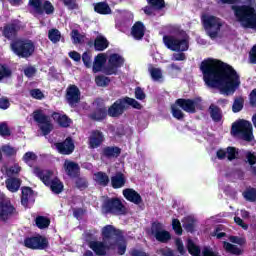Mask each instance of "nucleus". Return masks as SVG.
<instances>
[{
  "mask_svg": "<svg viewBox=\"0 0 256 256\" xmlns=\"http://www.w3.org/2000/svg\"><path fill=\"white\" fill-rule=\"evenodd\" d=\"M200 70L205 84L211 89H219L221 95L229 97L241 85L237 71L221 60L212 58L203 60Z\"/></svg>",
  "mask_w": 256,
  "mask_h": 256,
  "instance_id": "f257e3e1",
  "label": "nucleus"
},
{
  "mask_svg": "<svg viewBox=\"0 0 256 256\" xmlns=\"http://www.w3.org/2000/svg\"><path fill=\"white\" fill-rule=\"evenodd\" d=\"M232 11L239 23L245 29H253L256 31V10L251 5L232 6Z\"/></svg>",
  "mask_w": 256,
  "mask_h": 256,
  "instance_id": "f03ea898",
  "label": "nucleus"
},
{
  "mask_svg": "<svg viewBox=\"0 0 256 256\" xmlns=\"http://www.w3.org/2000/svg\"><path fill=\"white\" fill-rule=\"evenodd\" d=\"M10 49L20 59H29L35 53V43L25 38H17L10 43Z\"/></svg>",
  "mask_w": 256,
  "mask_h": 256,
  "instance_id": "7ed1b4c3",
  "label": "nucleus"
},
{
  "mask_svg": "<svg viewBox=\"0 0 256 256\" xmlns=\"http://www.w3.org/2000/svg\"><path fill=\"white\" fill-rule=\"evenodd\" d=\"M101 211L104 215H127V207L119 197H107L103 200Z\"/></svg>",
  "mask_w": 256,
  "mask_h": 256,
  "instance_id": "20e7f679",
  "label": "nucleus"
},
{
  "mask_svg": "<svg viewBox=\"0 0 256 256\" xmlns=\"http://www.w3.org/2000/svg\"><path fill=\"white\" fill-rule=\"evenodd\" d=\"M231 133L234 135H240L243 141L251 143L253 141V125L247 120H238L232 124Z\"/></svg>",
  "mask_w": 256,
  "mask_h": 256,
  "instance_id": "39448f33",
  "label": "nucleus"
},
{
  "mask_svg": "<svg viewBox=\"0 0 256 256\" xmlns=\"http://www.w3.org/2000/svg\"><path fill=\"white\" fill-rule=\"evenodd\" d=\"M163 43L167 49H170V51H177L178 53H185V51H189V40L187 38L164 35Z\"/></svg>",
  "mask_w": 256,
  "mask_h": 256,
  "instance_id": "423d86ee",
  "label": "nucleus"
},
{
  "mask_svg": "<svg viewBox=\"0 0 256 256\" xmlns=\"http://www.w3.org/2000/svg\"><path fill=\"white\" fill-rule=\"evenodd\" d=\"M33 120L35 123L40 125V131L42 135L47 137L53 131V123L51 122V117L43 111V109H36L32 113Z\"/></svg>",
  "mask_w": 256,
  "mask_h": 256,
  "instance_id": "0eeeda50",
  "label": "nucleus"
},
{
  "mask_svg": "<svg viewBox=\"0 0 256 256\" xmlns=\"http://www.w3.org/2000/svg\"><path fill=\"white\" fill-rule=\"evenodd\" d=\"M17 215H19V212L11 200L9 198H0V221L7 223Z\"/></svg>",
  "mask_w": 256,
  "mask_h": 256,
  "instance_id": "6e6552de",
  "label": "nucleus"
},
{
  "mask_svg": "<svg viewBox=\"0 0 256 256\" xmlns=\"http://www.w3.org/2000/svg\"><path fill=\"white\" fill-rule=\"evenodd\" d=\"M23 245L26 249H32V251H43L49 247V240L47 237L37 234L25 237Z\"/></svg>",
  "mask_w": 256,
  "mask_h": 256,
  "instance_id": "1a4fd4ad",
  "label": "nucleus"
},
{
  "mask_svg": "<svg viewBox=\"0 0 256 256\" xmlns=\"http://www.w3.org/2000/svg\"><path fill=\"white\" fill-rule=\"evenodd\" d=\"M202 23L211 39L217 38L219 31H221V27H223L221 19L216 16H204L202 17Z\"/></svg>",
  "mask_w": 256,
  "mask_h": 256,
  "instance_id": "9d476101",
  "label": "nucleus"
},
{
  "mask_svg": "<svg viewBox=\"0 0 256 256\" xmlns=\"http://www.w3.org/2000/svg\"><path fill=\"white\" fill-rule=\"evenodd\" d=\"M101 237L104 243H115L116 246L119 241L123 240V231L117 229L111 224H108L102 228Z\"/></svg>",
  "mask_w": 256,
  "mask_h": 256,
  "instance_id": "9b49d317",
  "label": "nucleus"
},
{
  "mask_svg": "<svg viewBox=\"0 0 256 256\" xmlns=\"http://www.w3.org/2000/svg\"><path fill=\"white\" fill-rule=\"evenodd\" d=\"M203 100L201 97H197L194 99H185L180 98L176 100V105L182 109V111H185L186 113H197V109L200 111L203 109Z\"/></svg>",
  "mask_w": 256,
  "mask_h": 256,
  "instance_id": "f8f14e48",
  "label": "nucleus"
},
{
  "mask_svg": "<svg viewBox=\"0 0 256 256\" xmlns=\"http://www.w3.org/2000/svg\"><path fill=\"white\" fill-rule=\"evenodd\" d=\"M151 235H153L159 243H169V241H171V233L165 230L163 223L157 220L151 224Z\"/></svg>",
  "mask_w": 256,
  "mask_h": 256,
  "instance_id": "ddd939ff",
  "label": "nucleus"
},
{
  "mask_svg": "<svg viewBox=\"0 0 256 256\" xmlns=\"http://www.w3.org/2000/svg\"><path fill=\"white\" fill-rule=\"evenodd\" d=\"M29 5L38 15H43V13L53 15L55 13V6L49 0L44 2L43 0H29Z\"/></svg>",
  "mask_w": 256,
  "mask_h": 256,
  "instance_id": "4468645a",
  "label": "nucleus"
},
{
  "mask_svg": "<svg viewBox=\"0 0 256 256\" xmlns=\"http://www.w3.org/2000/svg\"><path fill=\"white\" fill-rule=\"evenodd\" d=\"M0 31L5 39L8 41H15L19 31H21V25L19 24V21H13L5 24L2 28H0Z\"/></svg>",
  "mask_w": 256,
  "mask_h": 256,
  "instance_id": "2eb2a0df",
  "label": "nucleus"
},
{
  "mask_svg": "<svg viewBox=\"0 0 256 256\" xmlns=\"http://www.w3.org/2000/svg\"><path fill=\"white\" fill-rule=\"evenodd\" d=\"M88 247L92 249L95 255L105 256L107 255V251L111 249H115V243L105 242V241H90L88 243Z\"/></svg>",
  "mask_w": 256,
  "mask_h": 256,
  "instance_id": "dca6fc26",
  "label": "nucleus"
},
{
  "mask_svg": "<svg viewBox=\"0 0 256 256\" xmlns=\"http://www.w3.org/2000/svg\"><path fill=\"white\" fill-rule=\"evenodd\" d=\"M125 111H127V106L124 104L123 98L116 100L107 109L108 117H112V119H119Z\"/></svg>",
  "mask_w": 256,
  "mask_h": 256,
  "instance_id": "f3484780",
  "label": "nucleus"
},
{
  "mask_svg": "<svg viewBox=\"0 0 256 256\" xmlns=\"http://www.w3.org/2000/svg\"><path fill=\"white\" fill-rule=\"evenodd\" d=\"M54 145L60 155H72L73 151H75V142L71 137H67L62 142H56Z\"/></svg>",
  "mask_w": 256,
  "mask_h": 256,
  "instance_id": "a211bd4d",
  "label": "nucleus"
},
{
  "mask_svg": "<svg viewBox=\"0 0 256 256\" xmlns=\"http://www.w3.org/2000/svg\"><path fill=\"white\" fill-rule=\"evenodd\" d=\"M66 100L68 105H77L79 101H81V91L79 90V87L75 84H71L66 89Z\"/></svg>",
  "mask_w": 256,
  "mask_h": 256,
  "instance_id": "6ab92c4d",
  "label": "nucleus"
},
{
  "mask_svg": "<svg viewBox=\"0 0 256 256\" xmlns=\"http://www.w3.org/2000/svg\"><path fill=\"white\" fill-rule=\"evenodd\" d=\"M122 195L126 201L133 203L134 205H142L143 197L133 188H126L122 191Z\"/></svg>",
  "mask_w": 256,
  "mask_h": 256,
  "instance_id": "aec40b11",
  "label": "nucleus"
},
{
  "mask_svg": "<svg viewBox=\"0 0 256 256\" xmlns=\"http://www.w3.org/2000/svg\"><path fill=\"white\" fill-rule=\"evenodd\" d=\"M105 141V136L101 130H93L89 137V147L90 149H97L103 145Z\"/></svg>",
  "mask_w": 256,
  "mask_h": 256,
  "instance_id": "412c9836",
  "label": "nucleus"
},
{
  "mask_svg": "<svg viewBox=\"0 0 256 256\" xmlns=\"http://www.w3.org/2000/svg\"><path fill=\"white\" fill-rule=\"evenodd\" d=\"M100 155L104 159H118L121 157V148L119 146H105Z\"/></svg>",
  "mask_w": 256,
  "mask_h": 256,
  "instance_id": "4be33fe9",
  "label": "nucleus"
},
{
  "mask_svg": "<svg viewBox=\"0 0 256 256\" xmlns=\"http://www.w3.org/2000/svg\"><path fill=\"white\" fill-rule=\"evenodd\" d=\"M64 169L70 179H75L81 175V167L77 162L68 161L64 163Z\"/></svg>",
  "mask_w": 256,
  "mask_h": 256,
  "instance_id": "5701e85b",
  "label": "nucleus"
},
{
  "mask_svg": "<svg viewBox=\"0 0 256 256\" xmlns=\"http://www.w3.org/2000/svg\"><path fill=\"white\" fill-rule=\"evenodd\" d=\"M146 30L147 28L145 27V24L141 21H137L131 28V35L136 41H141V39L145 37Z\"/></svg>",
  "mask_w": 256,
  "mask_h": 256,
  "instance_id": "b1692460",
  "label": "nucleus"
},
{
  "mask_svg": "<svg viewBox=\"0 0 256 256\" xmlns=\"http://www.w3.org/2000/svg\"><path fill=\"white\" fill-rule=\"evenodd\" d=\"M52 119H54V121L58 123L59 127H62L63 129L71 127V123H73L69 116H67L66 114H61L59 112H53Z\"/></svg>",
  "mask_w": 256,
  "mask_h": 256,
  "instance_id": "393cba45",
  "label": "nucleus"
},
{
  "mask_svg": "<svg viewBox=\"0 0 256 256\" xmlns=\"http://www.w3.org/2000/svg\"><path fill=\"white\" fill-rule=\"evenodd\" d=\"M21 205L25 208L29 207V202L35 203V199L33 198L34 192L31 187L24 186L21 188Z\"/></svg>",
  "mask_w": 256,
  "mask_h": 256,
  "instance_id": "a878e982",
  "label": "nucleus"
},
{
  "mask_svg": "<svg viewBox=\"0 0 256 256\" xmlns=\"http://www.w3.org/2000/svg\"><path fill=\"white\" fill-rule=\"evenodd\" d=\"M34 173L36 177H39L40 181H42L46 187H49V184L53 181L51 180L53 172L50 170H41V168L35 167Z\"/></svg>",
  "mask_w": 256,
  "mask_h": 256,
  "instance_id": "bb28decb",
  "label": "nucleus"
},
{
  "mask_svg": "<svg viewBox=\"0 0 256 256\" xmlns=\"http://www.w3.org/2000/svg\"><path fill=\"white\" fill-rule=\"evenodd\" d=\"M111 187L114 189H121L125 187V183H127V178L123 172H116L114 176L110 178Z\"/></svg>",
  "mask_w": 256,
  "mask_h": 256,
  "instance_id": "cd10ccee",
  "label": "nucleus"
},
{
  "mask_svg": "<svg viewBox=\"0 0 256 256\" xmlns=\"http://www.w3.org/2000/svg\"><path fill=\"white\" fill-rule=\"evenodd\" d=\"M107 107H97L90 115L89 118L92 121H105L108 116Z\"/></svg>",
  "mask_w": 256,
  "mask_h": 256,
  "instance_id": "c85d7f7f",
  "label": "nucleus"
},
{
  "mask_svg": "<svg viewBox=\"0 0 256 256\" xmlns=\"http://www.w3.org/2000/svg\"><path fill=\"white\" fill-rule=\"evenodd\" d=\"M210 117L214 123H221L223 119V110L219 108V106L215 104H211L208 108Z\"/></svg>",
  "mask_w": 256,
  "mask_h": 256,
  "instance_id": "c756f323",
  "label": "nucleus"
},
{
  "mask_svg": "<svg viewBox=\"0 0 256 256\" xmlns=\"http://www.w3.org/2000/svg\"><path fill=\"white\" fill-rule=\"evenodd\" d=\"M108 65H111L116 69H121V67L125 65V58L118 53H113L109 56Z\"/></svg>",
  "mask_w": 256,
  "mask_h": 256,
  "instance_id": "7c9ffc66",
  "label": "nucleus"
},
{
  "mask_svg": "<svg viewBox=\"0 0 256 256\" xmlns=\"http://www.w3.org/2000/svg\"><path fill=\"white\" fill-rule=\"evenodd\" d=\"M5 185L10 193H17V191L21 188V179L10 177L6 179Z\"/></svg>",
  "mask_w": 256,
  "mask_h": 256,
  "instance_id": "2f4dec72",
  "label": "nucleus"
},
{
  "mask_svg": "<svg viewBox=\"0 0 256 256\" xmlns=\"http://www.w3.org/2000/svg\"><path fill=\"white\" fill-rule=\"evenodd\" d=\"M94 181L100 185V187H108L109 183H111V179H109V175L103 171L96 172L94 174Z\"/></svg>",
  "mask_w": 256,
  "mask_h": 256,
  "instance_id": "473e14b6",
  "label": "nucleus"
},
{
  "mask_svg": "<svg viewBox=\"0 0 256 256\" xmlns=\"http://www.w3.org/2000/svg\"><path fill=\"white\" fill-rule=\"evenodd\" d=\"M107 62V58H105V54H98L94 58V62L92 64L93 73H99L101 69H103V65Z\"/></svg>",
  "mask_w": 256,
  "mask_h": 256,
  "instance_id": "72a5a7b5",
  "label": "nucleus"
},
{
  "mask_svg": "<svg viewBox=\"0 0 256 256\" xmlns=\"http://www.w3.org/2000/svg\"><path fill=\"white\" fill-rule=\"evenodd\" d=\"M109 47V40L103 35L96 36L94 40V49L95 51H105Z\"/></svg>",
  "mask_w": 256,
  "mask_h": 256,
  "instance_id": "f704fd0d",
  "label": "nucleus"
},
{
  "mask_svg": "<svg viewBox=\"0 0 256 256\" xmlns=\"http://www.w3.org/2000/svg\"><path fill=\"white\" fill-rule=\"evenodd\" d=\"M94 11L99 15H111V7L107 2H98L94 4Z\"/></svg>",
  "mask_w": 256,
  "mask_h": 256,
  "instance_id": "c9c22d12",
  "label": "nucleus"
},
{
  "mask_svg": "<svg viewBox=\"0 0 256 256\" xmlns=\"http://www.w3.org/2000/svg\"><path fill=\"white\" fill-rule=\"evenodd\" d=\"M52 193H55L56 195H59L60 193H63L64 185L59 178L52 179V182L49 184V186Z\"/></svg>",
  "mask_w": 256,
  "mask_h": 256,
  "instance_id": "e433bc0d",
  "label": "nucleus"
},
{
  "mask_svg": "<svg viewBox=\"0 0 256 256\" xmlns=\"http://www.w3.org/2000/svg\"><path fill=\"white\" fill-rule=\"evenodd\" d=\"M35 225L38 229H48L51 225V219L47 216H37L35 218Z\"/></svg>",
  "mask_w": 256,
  "mask_h": 256,
  "instance_id": "4c0bfd02",
  "label": "nucleus"
},
{
  "mask_svg": "<svg viewBox=\"0 0 256 256\" xmlns=\"http://www.w3.org/2000/svg\"><path fill=\"white\" fill-rule=\"evenodd\" d=\"M1 151H2L3 155L7 157V159H11V157L17 156V148H15L9 144L2 145Z\"/></svg>",
  "mask_w": 256,
  "mask_h": 256,
  "instance_id": "58836bf2",
  "label": "nucleus"
},
{
  "mask_svg": "<svg viewBox=\"0 0 256 256\" xmlns=\"http://www.w3.org/2000/svg\"><path fill=\"white\" fill-rule=\"evenodd\" d=\"M122 101L124 105H128L129 107H132V109H137L138 111H141L143 109V105H141L139 101L129 96L122 98Z\"/></svg>",
  "mask_w": 256,
  "mask_h": 256,
  "instance_id": "ea45409f",
  "label": "nucleus"
},
{
  "mask_svg": "<svg viewBox=\"0 0 256 256\" xmlns=\"http://www.w3.org/2000/svg\"><path fill=\"white\" fill-rule=\"evenodd\" d=\"M224 249L227 253H231V255H243V250H241L236 245H233L229 242L224 241Z\"/></svg>",
  "mask_w": 256,
  "mask_h": 256,
  "instance_id": "a19ab883",
  "label": "nucleus"
},
{
  "mask_svg": "<svg viewBox=\"0 0 256 256\" xmlns=\"http://www.w3.org/2000/svg\"><path fill=\"white\" fill-rule=\"evenodd\" d=\"M188 253L192 256H201V248L193 242V240L189 239L187 242Z\"/></svg>",
  "mask_w": 256,
  "mask_h": 256,
  "instance_id": "79ce46f5",
  "label": "nucleus"
},
{
  "mask_svg": "<svg viewBox=\"0 0 256 256\" xmlns=\"http://www.w3.org/2000/svg\"><path fill=\"white\" fill-rule=\"evenodd\" d=\"M48 39L51 43H59L61 41V32L57 28L48 31Z\"/></svg>",
  "mask_w": 256,
  "mask_h": 256,
  "instance_id": "37998d69",
  "label": "nucleus"
},
{
  "mask_svg": "<svg viewBox=\"0 0 256 256\" xmlns=\"http://www.w3.org/2000/svg\"><path fill=\"white\" fill-rule=\"evenodd\" d=\"M75 187L79 189V191H85L87 187H89V181L85 177H81L79 175L78 177H75Z\"/></svg>",
  "mask_w": 256,
  "mask_h": 256,
  "instance_id": "c03bdc74",
  "label": "nucleus"
},
{
  "mask_svg": "<svg viewBox=\"0 0 256 256\" xmlns=\"http://www.w3.org/2000/svg\"><path fill=\"white\" fill-rule=\"evenodd\" d=\"M244 105H245V99H243V97L235 98L232 105L233 113H239L240 111H243Z\"/></svg>",
  "mask_w": 256,
  "mask_h": 256,
  "instance_id": "a18cd8bd",
  "label": "nucleus"
},
{
  "mask_svg": "<svg viewBox=\"0 0 256 256\" xmlns=\"http://www.w3.org/2000/svg\"><path fill=\"white\" fill-rule=\"evenodd\" d=\"M13 75V72L7 65L0 63V81H3V79H7Z\"/></svg>",
  "mask_w": 256,
  "mask_h": 256,
  "instance_id": "49530a36",
  "label": "nucleus"
},
{
  "mask_svg": "<svg viewBox=\"0 0 256 256\" xmlns=\"http://www.w3.org/2000/svg\"><path fill=\"white\" fill-rule=\"evenodd\" d=\"M148 5H151L155 11L165 9V0H147Z\"/></svg>",
  "mask_w": 256,
  "mask_h": 256,
  "instance_id": "de8ad7c7",
  "label": "nucleus"
},
{
  "mask_svg": "<svg viewBox=\"0 0 256 256\" xmlns=\"http://www.w3.org/2000/svg\"><path fill=\"white\" fill-rule=\"evenodd\" d=\"M226 155L228 161H235V159H237V155H239V151H237V148L233 146H228L226 148Z\"/></svg>",
  "mask_w": 256,
  "mask_h": 256,
  "instance_id": "09e8293b",
  "label": "nucleus"
},
{
  "mask_svg": "<svg viewBox=\"0 0 256 256\" xmlns=\"http://www.w3.org/2000/svg\"><path fill=\"white\" fill-rule=\"evenodd\" d=\"M95 83L98 87H107L109 83H111V79H109V77L99 75L96 76Z\"/></svg>",
  "mask_w": 256,
  "mask_h": 256,
  "instance_id": "8fccbe9b",
  "label": "nucleus"
},
{
  "mask_svg": "<svg viewBox=\"0 0 256 256\" xmlns=\"http://www.w3.org/2000/svg\"><path fill=\"white\" fill-rule=\"evenodd\" d=\"M244 198L246 201H250V203H255L256 201V189L255 188H250L246 190L244 193Z\"/></svg>",
  "mask_w": 256,
  "mask_h": 256,
  "instance_id": "3c124183",
  "label": "nucleus"
},
{
  "mask_svg": "<svg viewBox=\"0 0 256 256\" xmlns=\"http://www.w3.org/2000/svg\"><path fill=\"white\" fill-rule=\"evenodd\" d=\"M71 38L74 44H81L83 43V39H85V36L81 35V33H79V30L73 29L71 31Z\"/></svg>",
  "mask_w": 256,
  "mask_h": 256,
  "instance_id": "603ef678",
  "label": "nucleus"
},
{
  "mask_svg": "<svg viewBox=\"0 0 256 256\" xmlns=\"http://www.w3.org/2000/svg\"><path fill=\"white\" fill-rule=\"evenodd\" d=\"M183 227L187 233H195V219L187 218L184 222Z\"/></svg>",
  "mask_w": 256,
  "mask_h": 256,
  "instance_id": "864d4df0",
  "label": "nucleus"
},
{
  "mask_svg": "<svg viewBox=\"0 0 256 256\" xmlns=\"http://www.w3.org/2000/svg\"><path fill=\"white\" fill-rule=\"evenodd\" d=\"M171 113L172 117H174V119H177L178 121H182V119H185V113H183L181 109L177 108V106H171Z\"/></svg>",
  "mask_w": 256,
  "mask_h": 256,
  "instance_id": "5fc2aeb1",
  "label": "nucleus"
},
{
  "mask_svg": "<svg viewBox=\"0 0 256 256\" xmlns=\"http://www.w3.org/2000/svg\"><path fill=\"white\" fill-rule=\"evenodd\" d=\"M63 3L64 7H67L69 11H75V9H79V4H77V0H60Z\"/></svg>",
  "mask_w": 256,
  "mask_h": 256,
  "instance_id": "6e6d98bb",
  "label": "nucleus"
},
{
  "mask_svg": "<svg viewBox=\"0 0 256 256\" xmlns=\"http://www.w3.org/2000/svg\"><path fill=\"white\" fill-rule=\"evenodd\" d=\"M0 137H11V129L6 122L0 123Z\"/></svg>",
  "mask_w": 256,
  "mask_h": 256,
  "instance_id": "4d7b16f0",
  "label": "nucleus"
},
{
  "mask_svg": "<svg viewBox=\"0 0 256 256\" xmlns=\"http://www.w3.org/2000/svg\"><path fill=\"white\" fill-rule=\"evenodd\" d=\"M82 61L86 69H91V67H93V60H91V53L84 52L82 54Z\"/></svg>",
  "mask_w": 256,
  "mask_h": 256,
  "instance_id": "13d9d810",
  "label": "nucleus"
},
{
  "mask_svg": "<svg viewBox=\"0 0 256 256\" xmlns=\"http://www.w3.org/2000/svg\"><path fill=\"white\" fill-rule=\"evenodd\" d=\"M172 229L175 231L176 235H183V228L181 227V221H179V219L174 218L172 220Z\"/></svg>",
  "mask_w": 256,
  "mask_h": 256,
  "instance_id": "bf43d9fd",
  "label": "nucleus"
},
{
  "mask_svg": "<svg viewBox=\"0 0 256 256\" xmlns=\"http://www.w3.org/2000/svg\"><path fill=\"white\" fill-rule=\"evenodd\" d=\"M150 75L153 81H159V79H163V72L159 68H151Z\"/></svg>",
  "mask_w": 256,
  "mask_h": 256,
  "instance_id": "052dcab7",
  "label": "nucleus"
},
{
  "mask_svg": "<svg viewBox=\"0 0 256 256\" xmlns=\"http://www.w3.org/2000/svg\"><path fill=\"white\" fill-rule=\"evenodd\" d=\"M6 173L9 177H13V175H19V173H21V166H19V164H14L7 169Z\"/></svg>",
  "mask_w": 256,
  "mask_h": 256,
  "instance_id": "680f3d73",
  "label": "nucleus"
},
{
  "mask_svg": "<svg viewBox=\"0 0 256 256\" xmlns=\"http://www.w3.org/2000/svg\"><path fill=\"white\" fill-rule=\"evenodd\" d=\"M22 160L24 161V163H27L29 165L31 161H37V154H35L34 152H26L23 155Z\"/></svg>",
  "mask_w": 256,
  "mask_h": 256,
  "instance_id": "e2e57ef3",
  "label": "nucleus"
},
{
  "mask_svg": "<svg viewBox=\"0 0 256 256\" xmlns=\"http://www.w3.org/2000/svg\"><path fill=\"white\" fill-rule=\"evenodd\" d=\"M30 96L33 99H37L38 101H41V99L45 98V94H43L41 89L38 88L30 90Z\"/></svg>",
  "mask_w": 256,
  "mask_h": 256,
  "instance_id": "0e129e2a",
  "label": "nucleus"
},
{
  "mask_svg": "<svg viewBox=\"0 0 256 256\" xmlns=\"http://www.w3.org/2000/svg\"><path fill=\"white\" fill-rule=\"evenodd\" d=\"M36 73H37V68H35L34 66H28V67L24 68V75L28 79L35 77Z\"/></svg>",
  "mask_w": 256,
  "mask_h": 256,
  "instance_id": "69168bd1",
  "label": "nucleus"
},
{
  "mask_svg": "<svg viewBox=\"0 0 256 256\" xmlns=\"http://www.w3.org/2000/svg\"><path fill=\"white\" fill-rule=\"evenodd\" d=\"M245 155H246L247 162L249 163V166L253 167V165L256 164V155H255V153H253L251 151H247Z\"/></svg>",
  "mask_w": 256,
  "mask_h": 256,
  "instance_id": "338daca9",
  "label": "nucleus"
},
{
  "mask_svg": "<svg viewBox=\"0 0 256 256\" xmlns=\"http://www.w3.org/2000/svg\"><path fill=\"white\" fill-rule=\"evenodd\" d=\"M249 61L252 65H256V44L251 48L249 52Z\"/></svg>",
  "mask_w": 256,
  "mask_h": 256,
  "instance_id": "774afa93",
  "label": "nucleus"
}]
</instances>
